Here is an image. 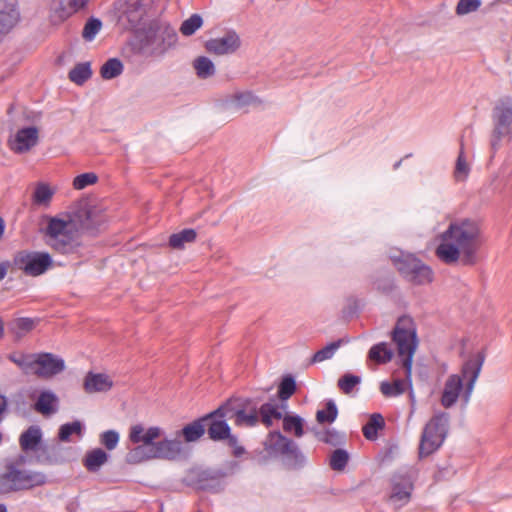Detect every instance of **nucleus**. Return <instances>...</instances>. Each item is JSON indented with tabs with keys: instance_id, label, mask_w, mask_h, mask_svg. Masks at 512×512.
Returning a JSON list of instances; mask_svg holds the SVG:
<instances>
[{
	"instance_id": "nucleus-4",
	"label": "nucleus",
	"mask_w": 512,
	"mask_h": 512,
	"mask_svg": "<svg viewBox=\"0 0 512 512\" xmlns=\"http://www.w3.org/2000/svg\"><path fill=\"white\" fill-rule=\"evenodd\" d=\"M47 482L45 473L21 468L18 461H11L5 464L4 471L0 473V495L32 490Z\"/></svg>"
},
{
	"instance_id": "nucleus-26",
	"label": "nucleus",
	"mask_w": 512,
	"mask_h": 512,
	"mask_svg": "<svg viewBox=\"0 0 512 512\" xmlns=\"http://www.w3.org/2000/svg\"><path fill=\"white\" fill-rule=\"evenodd\" d=\"M262 103V100L251 91L236 92L228 96L225 100V105L233 106L236 109H243L248 106H260Z\"/></svg>"
},
{
	"instance_id": "nucleus-30",
	"label": "nucleus",
	"mask_w": 512,
	"mask_h": 512,
	"mask_svg": "<svg viewBox=\"0 0 512 512\" xmlns=\"http://www.w3.org/2000/svg\"><path fill=\"white\" fill-rule=\"evenodd\" d=\"M240 402L239 400L229 399L222 405H220L217 409L208 413V417H218L227 420L236 421L237 415L236 412L239 410Z\"/></svg>"
},
{
	"instance_id": "nucleus-55",
	"label": "nucleus",
	"mask_w": 512,
	"mask_h": 512,
	"mask_svg": "<svg viewBox=\"0 0 512 512\" xmlns=\"http://www.w3.org/2000/svg\"><path fill=\"white\" fill-rule=\"evenodd\" d=\"M481 5L480 0H459L456 6V13L458 15H466L476 11Z\"/></svg>"
},
{
	"instance_id": "nucleus-32",
	"label": "nucleus",
	"mask_w": 512,
	"mask_h": 512,
	"mask_svg": "<svg viewBox=\"0 0 512 512\" xmlns=\"http://www.w3.org/2000/svg\"><path fill=\"white\" fill-rule=\"evenodd\" d=\"M297 385L295 378L292 375H285L278 386V398L281 401V409L287 408L286 401L296 392Z\"/></svg>"
},
{
	"instance_id": "nucleus-23",
	"label": "nucleus",
	"mask_w": 512,
	"mask_h": 512,
	"mask_svg": "<svg viewBox=\"0 0 512 512\" xmlns=\"http://www.w3.org/2000/svg\"><path fill=\"white\" fill-rule=\"evenodd\" d=\"M206 419H208L207 414L195 419L185 425L181 430L177 431L176 436L178 438L182 437L187 443L198 441L206 432Z\"/></svg>"
},
{
	"instance_id": "nucleus-1",
	"label": "nucleus",
	"mask_w": 512,
	"mask_h": 512,
	"mask_svg": "<svg viewBox=\"0 0 512 512\" xmlns=\"http://www.w3.org/2000/svg\"><path fill=\"white\" fill-rule=\"evenodd\" d=\"M440 243L435 249L436 257L447 265L461 262L463 266H474L479 261L483 244L481 229L471 219L452 221L439 235Z\"/></svg>"
},
{
	"instance_id": "nucleus-64",
	"label": "nucleus",
	"mask_w": 512,
	"mask_h": 512,
	"mask_svg": "<svg viewBox=\"0 0 512 512\" xmlns=\"http://www.w3.org/2000/svg\"><path fill=\"white\" fill-rule=\"evenodd\" d=\"M72 54L71 53H65L59 58L60 63L70 62L72 61Z\"/></svg>"
},
{
	"instance_id": "nucleus-15",
	"label": "nucleus",
	"mask_w": 512,
	"mask_h": 512,
	"mask_svg": "<svg viewBox=\"0 0 512 512\" xmlns=\"http://www.w3.org/2000/svg\"><path fill=\"white\" fill-rule=\"evenodd\" d=\"M21 23L22 12L19 0H0V45Z\"/></svg>"
},
{
	"instance_id": "nucleus-61",
	"label": "nucleus",
	"mask_w": 512,
	"mask_h": 512,
	"mask_svg": "<svg viewBox=\"0 0 512 512\" xmlns=\"http://www.w3.org/2000/svg\"><path fill=\"white\" fill-rule=\"evenodd\" d=\"M397 451H398L397 445H391L390 447H388L384 452L383 461L392 460L394 458L395 454L397 453Z\"/></svg>"
},
{
	"instance_id": "nucleus-50",
	"label": "nucleus",
	"mask_w": 512,
	"mask_h": 512,
	"mask_svg": "<svg viewBox=\"0 0 512 512\" xmlns=\"http://www.w3.org/2000/svg\"><path fill=\"white\" fill-rule=\"evenodd\" d=\"M82 432V425L79 421H74L70 423H65L60 426L59 432H58V438L61 441H69L70 436L74 433L81 434Z\"/></svg>"
},
{
	"instance_id": "nucleus-29",
	"label": "nucleus",
	"mask_w": 512,
	"mask_h": 512,
	"mask_svg": "<svg viewBox=\"0 0 512 512\" xmlns=\"http://www.w3.org/2000/svg\"><path fill=\"white\" fill-rule=\"evenodd\" d=\"M270 400V402L264 403L259 407V420L267 428L273 425V419L280 420L284 417L280 411L281 407L274 403L275 399L271 398Z\"/></svg>"
},
{
	"instance_id": "nucleus-58",
	"label": "nucleus",
	"mask_w": 512,
	"mask_h": 512,
	"mask_svg": "<svg viewBox=\"0 0 512 512\" xmlns=\"http://www.w3.org/2000/svg\"><path fill=\"white\" fill-rule=\"evenodd\" d=\"M239 408H245L246 412H248L249 414L258 415V417L260 416L258 403L256 400H254L252 398H246V399L242 400L240 402Z\"/></svg>"
},
{
	"instance_id": "nucleus-9",
	"label": "nucleus",
	"mask_w": 512,
	"mask_h": 512,
	"mask_svg": "<svg viewBox=\"0 0 512 512\" xmlns=\"http://www.w3.org/2000/svg\"><path fill=\"white\" fill-rule=\"evenodd\" d=\"M493 130L490 137L492 156L502 146V140L512 138V97L499 98L492 109Z\"/></svg>"
},
{
	"instance_id": "nucleus-45",
	"label": "nucleus",
	"mask_w": 512,
	"mask_h": 512,
	"mask_svg": "<svg viewBox=\"0 0 512 512\" xmlns=\"http://www.w3.org/2000/svg\"><path fill=\"white\" fill-rule=\"evenodd\" d=\"M349 461V453L344 449H336L332 452L329 465L334 471H343Z\"/></svg>"
},
{
	"instance_id": "nucleus-62",
	"label": "nucleus",
	"mask_w": 512,
	"mask_h": 512,
	"mask_svg": "<svg viewBox=\"0 0 512 512\" xmlns=\"http://www.w3.org/2000/svg\"><path fill=\"white\" fill-rule=\"evenodd\" d=\"M76 10V12H79L86 8L88 5L89 0H69Z\"/></svg>"
},
{
	"instance_id": "nucleus-20",
	"label": "nucleus",
	"mask_w": 512,
	"mask_h": 512,
	"mask_svg": "<svg viewBox=\"0 0 512 512\" xmlns=\"http://www.w3.org/2000/svg\"><path fill=\"white\" fill-rule=\"evenodd\" d=\"M39 141V130L35 126L19 129L14 136L8 139V146L16 154L31 150Z\"/></svg>"
},
{
	"instance_id": "nucleus-25",
	"label": "nucleus",
	"mask_w": 512,
	"mask_h": 512,
	"mask_svg": "<svg viewBox=\"0 0 512 512\" xmlns=\"http://www.w3.org/2000/svg\"><path fill=\"white\" fill-rule=\"evenodd\" d=\"M113 386L109 376L105 374H94L89 372L85 377L84 389L88 393L93 392H106L109 391Z\"/></svg>"
},
{
	"instance_id": "nucleus-33",
	"label": "nucleus",
	"mask_w": 512,
	"mask_h": 512,
	"mask_svg": "<svg viewBox=\"0 0 512 512\" xmlns=\"http://www.w3.org/2000/svg\"><path fill=\"white\" fill-rule=\"evenodd\" d=\"M385 427V421L380 413H373L368 422L362 427V433L368 440L377 438L378 431Z\"/></svg>"
},
{
	"instance_id": "nucleus-46",
	"label": "nucleus",
	"mask_w": 512,
	"mask_h": 512,
	"mask_svg": "<svg viewBox=\"0 0 512 512\" xmlns=\"http://www.w3.org/2000/svg\"><path fill=\"white\" fill-rule=\"evenodd\" d=\"M203 25L202 17L198 14L191 15L184 20L180 26V32L184 36L193 35Z\"/></svg>"
},
{
	"instance_id": "nucleus-3",
	"label": "nucleus",
	"mask_w": 512,
	"mask_h": 512,
	"mask_svg": "<svg viewBox=\"0 0 512 512\" xmlns=\"http://www.w3.org/2000/svg\"><path fill=\"white\" fill-rule=\"evenodd\" d=\"M163 430L158 426L149 427L147 430L141 424H136L130 427L129 440L133 444H152L154 459L176 460L184 455V445L181 440L176 436L175 439H162Z\"/></svg>"
},
{
	"instance_id": "nucleus-24",
	"label": "nucleus",
	"mask_w": 512,
	"mask_h": 512,
	"mask_svg": "<svg viewBox=\"0 0 512 512\" xmlns=\"http://www.w3.org/2000/svg\"><path fill=\"white\" fill-rule=\"evenodd\" d=\"M42 440V431L39 426H29L19 437V445L24 452L37 450Z\"/></svg>"
},
{
	"instance_id": "nucleus-38",
	"label": "nucleus",
	"mask_w": 512,
	"mask_h": 512,
	"mask_svg": "<svg viewBox=\"0 0 512 512\" xmlns=\"http://www.w3.org/2000/svg\"><path fill=\"white\" fill-rule=\"evenodd\" d=\"M283 429L285 432H293L296 437L304 434V419L299 415L286 414L283 418Z\"/></svg>"
},
{
	"instance_id": "nucleus-40",
	"label": "nucleus",
	"mask_w": 512,
	"mask_h": 512,
	"mask_svg": "<svg viewBox=\"0 0 512 512\" xmlns=\"http://www.w3.org/2000/svg\"><path fill=\"white\" fill-rule=\"evenodd\" d=\"M373 287L381 294H391L396 289L394 276L392 274L377 276L373 280Z\"/></svg>"
},
{
	"instance_id": "nucleus-16",
	"label": "nucleus",
	"mask_w": 512,
	"mask_h": 512,
	"mask_svg": "<svg viewBox=\"0 0 512 512\" xmlns=\"http://www.w3.org/2000/svg\"><path fill=\"white\" fill-rule=\"evenodd\" d=\"M77 229L94 233L104 223V214L96 206L80 204L69 217Z\"/></svg>"
},
{
	"instance_id": "nucleus-51",
	"label": "nucleus",
	"mask_w": 512,
	"mask_h": 512,
	"mask_svg": "<svg viewBox=\"0 0 512 512\" xmlns=\"http://www.w3.org/2000/svg\"><path fill=\"white\" fill-rule=\"evenodd\" d=\"M236 415L237 418L234 424L238 427H254L259 422L258 415L249 414L245 408H239Z\"/></svg>"
},
{
	"instance_id": "nucleus-14",
	"label": "nucleus",
	"mask_w": 512,
	"mask_h": 512,
	"mask_svg": "<svg viewBox=\"0 0 512 512\" xmlns=\"http://www.w3.org/2000/svg\"><path fill=\"white\" fill-rule=\"evenodd\" d=\"M391 493L388 502L395 509H400L410 502L414 489L412 476L408 471L395 472L390 479Z\"/></svg>"
},
{
	"instance_id": "nucleus-47",
	"label": "nucleus",
	"mask_w": 512,
	"mask_h": 512,
	"mask_svg": "<svg viewBox=\"0 0 512 512\" xmlns=\"http://www.w3.org/2000/svg\"><path fill=\"white\" fill-rule=\"evenodd\" d=\"M102 29V22L98 18L91 17L87 20L82 31V37L86 41H93Z\"/></svg>"
},
{
	"instance_id": "nucleus-22",
	"label": "nucleus",
	"mask_w": 512,
	"mask_h": 512,
	"mask_svg": "<svg viewBox=\"0 0 512 512\" xmlns=\"http://www.w3.org/2000/svg\"><path fill=\"white\" fill-rule=\"evenodd\" d=\"M205 425L208 438L214 442L224 441L231 433L229 424L222 418L208 417L205 421Z\"/></svg>"
},
{
	"instance_id": "nucleus-6",
	"label": "nucleus",
	"mask_w": 512,
	"mask_h": 512,
	"mask_svg": "<svg viewBox=\"0 0 512 512\" xmlns=\"http://www.w3.org/2000/svg\"><path fill=\"white\" fill-rule=\"evenodd\" d=\"M264 444L266 450L271 455L279 457L287 469L299 470L305 466L306 457L298 444L280 431L269 432Z\"/></svg>"
},
{
	"instance_id": "nucleus-36",
	"label": "nucleus",
	"mask_w": 512,
	"mask_h": 512,
	"mask_svg": "<svg viewBox=\"0 0 512 512\" xmlns=\"http://www.w3.org/2000/svg\"><path fill=\"white\" fill-rule=\"evenodd\" d=\"M393 352L388 348L385 342L373 345L369 352L368 358L378 364H385L391 361Z\"/></svg>"
},
{
	"instance_id": "nucleus-60",
	"label": "nucleus",
	"mask_w": 512,
	"mask_h": 512,
	"mask_svg": "<svg viewBox=\"0 0 512 512\" xmlns=\"http://www.w3.org/2000/svg\"><path fill=\"white\" fill-rule=\"evenodd\" d=\"M8 409V401L6 396L0 394V422H2L5 418V414Z\"/></svg>"
},
{
	"instance_id": "nucleus-34",
	"label": "nucleus",
	"mask_w": 512,
	"mask_h": 512,
	"mask_svg": "<svg viewBox=\"0 0 512 512\" xmlns=\"http://www.w3.org/2000/svg\"><path fill=\"white\" fill-rule=\"evenodd\" d=\"M197 233L192 228H186L180 232L173 233L169 237V246L173 249H183L185 243H192L196 240Z\"/></svg>"
},
{
	"instance_id": "nucleus-54",
	"label": "nucleus",
	"mask_w": 512,
	"mask_h": 512,
	"mask_svg": "<svg viewBox=\"0 0 512 512\" xmlns=\"http://www.w3.org/2000/svg\"><path fill=\"white\" fill-rule=\"evenodd\" d=\"M98 181V176L93 172L83 173L76 176L73 180V187L77 190H82L89 185L95 184Z\"/></svg>"
},
{
	"instance_id": "nucleus-42",
	"label": "nucleus",
	"mask_w": 512,
	"mask_h": 512,
	"mask_svg": "<svg viewBox=\"0 0 512 512\" xmlns=\"http://www.w3.org/2000/svg\"><path fill=\"white\" fill-rule=\"evenodd\" d=\"M91 76V66H74L68 73L70 81L77 85H83Z\"/></svg>"
},
{
	"instance_id": "nucleus-13",
	"label": "nucleus",
	"mask_w": 512,
	"mask_h": 512,
	"mask_svg": "<svg viewBox=\"0 0 512 512\" xmlns=\"http://www.w3.org/2000/svg\"><path fill=\"white\" fill-rule=\"evenodd\" d=\"M12 264L25 275L37 277L52 266L53 260L47 252L21 250L13 256Z\"/></svg>"
},
{
	"instance_id": "nucleus-5",
	"label": "nucleus",
	"mask_w": 512,
	"mask_h": 512,
	"mask_svg": "<svg viewBox=\"0 0 512 512\" xmlns=\"http://www.w3.org/2000/svg\"><path fill=\"white\" fill-rule=\"evenodd\" d=\"M45 238L46 244L60 254L76 253L82 245L78 229L70 218L50 217Z\"/></svg>"
},
{
	"instance_id": "nucleus-53",
	"label": "nucleus",
	"mask_w": 512,
	"mask_h": 512,
	"mask_svg": "<svg viewBox=\"0 0 512 512\" xmlns=\"http://www.w3.org/2000/svg\"><path fill=\"white\" fill-rule=\"evenodd\" d=\"M34 361H36V353L20 354L17 366L26 375L34 374V370L36 368V364L34 363Z\"/></svg>"
},
{
	"instance_id": "nucleus-43",
	"label": "nucleus",
	"mask_w": 512,
	"mask_h": 512,
	"mask_svg": "<svg viewBox=\"0 0 512 512\" xmlns=\"http://www.w3.org/2000/svg\"><path fill=\"white\" fill-rule=\"evenodd\" d=\"M54 192L51 188L44 183H40L36 186L32 200L36 205H47L52 199Z\"/></svg>"
},
{
	"instance_id": "nucleus-11",
	"label": "nucleus",
	"mask_w": 512,
	"mask_h": 512,
	"mask_svg": "<svg viewBox=\"0 0 512 512\" xmlns=\"http://www.w3.org/2000/svg\"><path fill=\"white\" fill-rule=\"evenodd\" d=\"M177 41L178 34L169 23L155 21L149 25L143 48L149 54L163 55L175 47Z\"/></svg>"
},
{
	"instance_id": "nucleus-31",
	"label": "nucleus",
	"mask_w": 512,
	"mask_h": 512,
	"mask_svg": "<svg viewBox=\"0 0 512 512\" xmlns=\"http://www.w3.org/2000/svg\"><path fill=\"white\" fill-rule=\"evenodd\" d=\"M154 459L152 444L137 445L126 454V462L129 464H139L144 461Z\"/></svg>"
},
{
	"instance_id": "nucleus-7",
	"label": "nucleus",
	"mask_w": 512,
	"mask_h": 512,
	"mask_svg": "<svg viewBox=\"0 0 512 512\" xmlns=\"http://www.w3.org/2000/svg\"><path fill=\"white\" fill-rule=\"evenodd\" d=\"M391 335L392 340L397 345L399 357H402V365L407 377L410 378L413 355L418 345L416 326L412 317L408 315L400 316Z\"/></svg>"
},
{
	"instance_id": "nucleus-59",
	"label": "nucleus",
	"mask_w": 512,
	"mask_h": 512,
	"mask_svg": "<svg viewBox=\"0 0 512 512\" xmlns=\"http://www.w3.org/2000/svg\"><path fill=\"white\" fill-rule=\"evenodd\" d=\"M200 79H207L215 74V66H194Z\"/></svg>"
},
{
	"instance_id": "nucleus-57",
	"label": "nucleus",
	"mask_w": 512,
	"mask_h": 512,
	"mask_svg": "<svg viewBox=\"0 0 512 512\" xmlns=\"http://www.w3.org/2000/svg\"><path fill=\"white\" fill-rule=\"evenodd\" d=\"M124 66H101V76L104 79H113L123 72Z\"/></svg>"
},
{
	"instance_id": "nucleus-8",
	"label": "nucleus",
	"mask_w": 512,
	"mask_h": 512,
	"mask_svg": "<svg viewBox=\"0 0 512 512\" xmlns=\"http://www.w3.org/2000/svg\"><path fill=\"white\" fill-rule=\"evenodd\" d=\"M391 262L400 276L407 282L416 285H427L433 281L434 273L430 266L412 253L400 251L390 256Z\"/></svg>"
},
{
	"instance_id": "nucleus-37",
	"label": "nucleus",
	"mask_w": 512,
	"mask_h": 512,
	"mask_svg": "<svg viewBox=\"0 0 512 512\" xmlns=\"http://www.w3.org/2000/svg\"><path fill=\"white\" fill-rule=\"evenodd\" d=\"M38 322V319H32L29 317H19L11 322L10 329L17 338H21L26 333L32 331Z\"/></svg>"
},
{
	"instance_id": "nucleus-49",
	"label": "nucleus",
	"mask_w": 512,
	"mask_h": 512,
	"mask_svg": "<svg viewBox=\"0 0 512 512\" xmlns=\"http://www.w3.org/2000/svg\"><path fill=\"white\" fill-rule=\"evenodd\" d=\"M319 441L332 446H339L345 442V436L334 429H327L323 433L316 434Z\"/></svg>"
},
{
	"instance_id": "nucleus-44",
	"label": "nucleus",
	"mask_w": 512,
	"mask_h": 512,
	"mask_svg": "<svg viewBox=\"0 0 512 512\" xmlns=\"http://www.w3.org/2000/svg\"><path fill=\"white\" fill-rule=\"evenodd\" d=\"M380 391L385 397H394L405 392L404 380L397 379L393 383L383 381L380 384Z\"/></svg>"
},
{
	"instance_id": "nucleus-10",
	"label": "nucleus",
	"mask_w": 512,
	"mask_h": 512,
	"mask_svg": "<svg viewBox=\"0 0 512 512\" xmlns=\"http://www.w3.org/2000/svg\"><path fill=\"white\" fill-rule=\"evenodd\" d=\"M449 414L437 412L425 425L418 448L420 459L436 452L443 444L448 433Z\"/></svg>"
},
{
	"instance_id": "nucleus-12",
	"label": "nucleus",
	"mask_w": 512,
	"mask_h": 512,
	"mask_svg": "<svg viewBox=\"0 0 512 512\" xmlns=\"http://www.w3.org/2000/svg\"><path fill=\"white\" fill-rule=\"evenodd\" d=\"M227 472L220 468H192L185 477L187 486L209 493H220L225 488Z\"/></svg>"
},
{
	"instance_id": "nucleus-17",
	"label": "nucleus",
	"mask_w": 512,
	"mask_h": 512,
	"mask_svg": "<svg viewBox=\"0 0 512 512\" xmlns=\"http://www.w3.org/2000/svg\"><path fill=\"white\" fill-rule=\"evenodd\" d=\"M155 0H126L120 21L131 29H140V25L149 16Z\"/></svg>"
},
{
	"instance_id": "nucleus-35",
	"label": "nucleus",
	"mask_w": 512,
	"mask_h": 512,
	"mask_svg": "<svg viewBox=\"0 0 512 512\" xmlns=\"http://www.w3.org/2000/svg\"><path fill=\"white\" fill-rule=\"evenodd\" d=\"M349 338H340L334 342L329 343L324 348L318 350L312 358L310 359V364H315L322 362L324 360L330 359L333 357L336 350L343 344L348 343Z\"/></svg>"
},
{
	"instance_id": "nucleus-41",
	"label": "nucleus",
	"mask_w": 512,
	"mask_h": 512,
	"mask_svg": "<svg viewBox=\"0 0 512 512\" xmlns=\"http://www.w3.org/2000/svg\"><path fill=\"white\" fill-rule=\"evenodd\" d=\"M470 172V167L466 161L465 154H464V143L461 139L460 142V151L456 160L455 170H454V177L457 181H463L465 180Z\"/></svg>"
},
{
	"instance_id": "nucleus-52",
	"label": "nucleus",
	"mask_w": 512,
	"mask_h": 512,
	"mask_svg": "<svg viewBox=\"0 0 512 512\" xmlns=\"http://www.w3.org/2000/svg\"><path fill=\"white\" fill-rule=\"evenodd\" d=\"M119 439L120 436L116 430H106L100 434V443L109 451L117 447Z\"/></svg>"
},
{
	"instance_id": "nucleus-27",
	"label": "nucleus",
	"mask_w": 512,
	"mask_h": 512,
	"mask_svg": "<svg viewBox=\"0 0 512 512\" xmlns=\"http://www.w3.org/2000/svg\"><path fill=\"white\" fill-rule=\"evenodd\" d=\"M58 398L51 391L40 393L37 401L34 403V409L42 415H51L57 411Z\"/></svg>"
},
{
	"instance_id": "nucleus-19",
	"label": "nucleus",
	"mask_w": 512,
	"mask_h": 512,
	"mask_svg": "<svg viewBox=\"0 0 512 512\" xmlns=\"http://www.w3.org/2000/svg\"><path fill=\"white\" fill-rule=\"evenodd\" d=\"M241 38L235 31H227L220 37L206 41L205 48L215 55H229L236 53L241 47Z\"/></svg>"
},
{
	"instance_id": "nucleus-18",
	"label": "nucleus",
	"mask_w": 512,
	"mask_h": 512,
	"mask_svg": "<svg viewBox=\"0 0 512 512\" xmlns=\"http://www.w3.org/2000/svg\"><path fill=\"white\" fill-rule=\"evenodd\" d=\"M36 368L34 375L42 379H49L65 369V362L61 357L49 352L36 353Z\"/></svg>"
},
{
	"instance_id": "nucleus-21",
	"label": "nucleus",
	"mask_w": 512,
	"mask_h": 512,
	"mask_svg": "<svg viewBox=\"0 0 512 512\" xmlns=\"http://www.w3.org/2000/svg\"><path fill=\"white\" fill-rule=\"evenodd\" d=\"M48 20L58 26L76 14V10L69 0H50L48 3Z\"/></svg>"
},
{
	"instance_id": "nucleus-39",
	"label": "nucleus",
	"mask_w": 512,
	"mask_h": 512,
	"mask_svg": "<svg viewBox=\"0 0 512 512\" xmlns=\"http://www.w3.org/2000/svg\"><path fill=\"white\" fill-rule=\"evenodd\" d=\"M338 416V408L334 400L329 399L325 403V409L318 410L316 420L319 424L333 423Z\"/></svg>"
},
{
	"instance_id": "nucleus-48",
	"label": "nucleus",
	"mask_w": 512,
	"mask_h": 512,
	"mask_svg": "<svg viewBox=\"0 0 512 512\" xmlns=\"http://www.w3.org/2000/svg\"><path fill=\"white\" fill-rule=\"evenodd\" d=\"M361 383V377L351 374V373H345L342 375L338 380V388L344 393V394H350L355 386L359 385Z\"/></svg>"
},
{
	"instance_id": "nucleus-63",
	"label": "nucleus",
	"mask_w": 512,
	"mask_h": 512,
	"mask_svg": "<svg viewBox=\"0 0 512 512\" xmlns=\"http://www.w3.org/2000/svg\"><path fill=\"white\" fill-rule=\"evenodd\" d=\"M193 64H212V62L209 58L200 56L194 60Z\"/></svg>"
},
{
	"instance_id": "nucleus-56",
	"label": "nucleus",
	"mask_w": 512,
	"mask_h": 512,
	"mask_svg": "<svg viewBox=\"0 0 512 512\" xmlns=\"http://www.w3.org/2000/svg\"><path fill=\"white\" fill-rule=\"evenodd\" d=\"M224 441H227V445L232 448V454L235 457H240L246 453V450L243 446L238 444V438L236 435L230 433L229 437L225 438Z\"/></svg>"
},
{
	"instance_id": "nucleus-28",
	"label": "nucleus",
	"mask_w": 512,
	"mask_h": 512,
	"mask_svg": "<svg viewBox=\"0 0 512 512\" xmlns=\"http://www.w3.org/2000/svg\"><path fill=\"white\" fill-rule=\"evenodd\" d=\"M108 454L101 448H95L86 453L83 465L89 472H98L102 465L108 461Z\"/></svg>"
},
{
	"instance_id": "nucleus-2",
	"label": "nucleus",
	"mask_w": 512,
	"mask_h": 512,
	"mask_svg": "<svg viewBox=\"0 0 512 512\" xmlns=\"http://www.w3.org/2000/svg\"><path fill=\"white\" fill-rule=\"evenodd\" d=\"M484 361L485 354L480 351L465 361L461 369V376L452 374L447 378L441 396V404L445 408H450L457 402L463 389V379L467 380L463 398L465 402L469 400Z\"/></svg>"
}]
</instances>
